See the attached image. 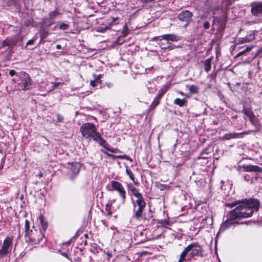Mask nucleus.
I'll use <instances>...</instances> for the list:
<instances>
[{"instance_id":"9d476101","label":"nucleus","mask_w":262,"mask_h":262,"mask_svg":"<svg viewBox=\"0 0 262 262\" xmlns=\"http://www.w3.org/2000/svg\"><path fill=\"white\" fill-rule=\"evenodd\" d=\"M226 24V19L225 18L215 17L213 19L212 23V30H216L217 32H221L225 29Z\"/></svg>"},{"instance_id":"dca6fc26","label":"nucleus","mask_w":262,"mask_h":262,"mask_svg":"<svg viewBox=\"0 0 262 262\" xmlns=\"http://www.w3.org/2000/svg\"><path fill=\"white\" fill-rule=\"evenodd\" d=\"M128 188L129 190L136 198L142 195V194L139 192V190L133 185H128Z\"/></svg>"},{"instance_id":"6e6d98bb","label":"nucleus","mask_w":262,"mask_h":262,"mask_svg":"<svg viewBox=\"0 0 262 262\" xmlns=\"http://www.w3.org/2000/svg\"><path fill=\"white\" fill-rule=\"evenodd\" d=\"M127 35V34H123V36H125Z\"/></svg>"},{"instance_id":"bf43d9fd","label":"nucleus","mask_w":262,"mask_h":262,"mask_svg":"<svg viewBox=\"0 0 262 262\" xmlns=\"http://www.w3.org/2000/svg\"><path fill=\"white\" fill-rule=\"evenodd\" d=\"M117 32H119L120 31V30H117L116 31Z\"/></svg>"},{"instance_id":"4d7b16f0","label":"nucleus","mask_w":262,"mask_h":262,"mask_svg":"<svg viewBox=\"0 0 262 262\" xmlns=\"http://www.w3.org/2000/svg\"><path fill=\"white\" fill-rule=\"evenodd\" d=\"M115 21V18H113V21Z\"/></svg>"},{"instance_id":"49530a36","label":"nucleus","mask_w":262,"mask_h":262,"mask_svg":"<svg viewBox=\"0 0 262 262\" xmlns=\"http://www.w3.org/2000/svg\"><path fill=\"white\" fill-rule=\"evenodd\" d=\"M111 183H112V186L113 188H115V181H112Z\"/></svg>"},{"instance_id":"7c9ffc66","label":"nucleus","mask_w":262,"mask_h":262,"mask_svg":"<svg viewBox=\"0 0 262 262\" xmlns=\"http://www.w3.org/2000/svg\"><path fill=\"white\" fill-rule=\"evenodd\" d=\"M116 158H121V159H125L127 160H129L130 161H133V160L128 157L127 155H116Z\"/></svg>"},{"instance_id":"423d86ee","label":"nucleus","mask_w":262,"mask_h":262,"mask_svg":"<svg viewBox=\"0 0 262 262\" xmlns=\"http://www.w3.org/2000/svg\"><path fill=\"white\" fill-rule=\"evenodd\" d=\"M13 236H7L4 240L0 248V259L6 257L11 253L13 248Z\"/></svg>"},{"instance_id":"3c124183","label":"nucleus","mask_w":262,"mask_h":262,"mask_svg":"<svg viewBox=\"0 0 262 262\" xmlns=\"http://www.w3.org/2000/svg\"><path fill=\"white\" fill-rule=\"evenodd\" d=\"M109 28H110V27H106L105 28V31H106V30H108V29Z\"/></svg>"},{"instance_id":"1a4fd4ad","label":"nucleus","mask_w":262,"mask_h":262,"mask_svg":"<svg viewBox=\"0 0 262 262\" xmlns=\"http://www.w3.org/2000/svg\"><path fill=\"white\" fill-rule=\"evenodd\" d=\"M193 13L187 10L181 11L178 16L179 20L184 23V27H186L192 20Z\"/></svg>"},{"instance_id":"79ce46f5","label":"nucleus","mask_w":262,"mask_h":262,"mask_svg":"<svg viewBox=\"0 0 262 262\" xmlns=\"http://www.w3.org/2000/svg\"><path fill=\"white\" fill-rule=\"evenodd\" d=\"M154 0H141L143 3H147L153 2Z\"/></svg>"},{"instance_id":"aec40b11","label":"nucleus","mask_w":262,"mask_h":262,"mask_svg":"<svg viewBox=\"0 0 262 262\" xmlns=\"http://www.w3.org/2000/svg\"><path fill=\"white\" fill-rule=\"evenodd\" d=\"M189 93L191 94H196L199 93V87L195 85H188Z\"/></svg>"},{"instance_id":"37998d69","label":"nucleus","mask_w":262,"mask_h":262,"mask_svg":"<svg viewBox=\"0 0 262 262\" xmlns=\"http://www.w3.org/2000/svg\"><path fill=\"white\" fill-rule=\"evenodd\" d=\"M106 254L107 255V257H108V258H110L112 257V255L111 253L110 252H106Z\"/></svg>"},{"instance_id":"a211bd4d","label":"nucleus","mask_w":262,"mask_h":262,"mask_svg":"<svg viewBox=\"0 0 262 262\" xmlns=\"http://www.w3.org/2000/svg\"><path fill=\"white\" fill-rule=\"evenodd\" d=\"M212 59V58L210 57L205 60L204 62L205 71L207 73L211 70V62Z\"/></svg>"},{"instance_id":"2f4dec72","label":"nucleus","mask_w":262,"mask_h":262,"mask_svg":"<svg viewBox=\"0 0 262 262\" xmlns=\"http://www.w3.org/2000/svg\"><path fill=\"white\" fill-rule=\"evenodd\" d=\"M69 26L68 24L61 23L59 25V28L62 30H64L69 28Z\"/></svg>"},{"instance_id":"b1692460","label":"nucleus","mask_w":262,"mask_h":262,"mask_svg":"<svg viewBox=\"0 0 262 262\" xmlns=\"http://www.w3.org/2000/svg\"><path fill=\"white\" fill-rule=\"evenodd\" d=\"M160 100V99L155 97L150 104L149 109L150 110H154L159 104Z\"/></svg>"},{"instance_id":"f257e3e1","label":"nucleus","mask_w":262,"mask_h":262,"mask_svg":"<svg viewBox=\"0 0 262 262\" xmlns=\"http://www.w3.org/2000/svg\"><path fill=\"white\" fill-rule=\"evenodd\" d=\"M259 204V201L256 199H245L226 203V207H236L227 213V219L222 224L220 231H224L232 226L238 224L239 220L251 216L254 210L258 211Z\"/></svg>"},{"instance_id":"f3484780","label":"nucleus","mask_w":262,"mask_h":262,"mask_svg":"<svg viewBox=\"0 0 262 262\" xmlns=\"http://www.w3.org/2000/svg\"><path fill=\"white\" fill-rule=\"evenodd\" d=\"M71 169L74 174H77L80 170V165L78 163H72Z\"/></svg>"},{"instance_id":"cd10ccee","label":"nucleus","mask_w":262,"mask_h":262,"mask_svg":"<svg viewBox=\"0 0 262 262\" xmlns=\"http://www.w3.org/2000/svg\"><path fill=\"white\" fill-rule=\"evenodd\" d=\"M187 255L185 254V253L183 251L180 255L179 259V260L178 262H184L186 261V257Z\"/></svg>"},{"instance_id":"f704fd0d","label":"nucleus","mask_w":262,"mask_h":262,"mask_svg":"<svg viewBox=\"0 0 262 262\" xmlns=\"http://www.w3.org/2000/svg\"><path fill=\"white\" fill-rule=\"evenodd\" d=\"M210 23L207 21H205L204 23H203V27L205 29H208L210 27Z\"/></svg>"},{"instance_id":"2eb2a0df","label":"nucleus","mask_w":262,"mask_h":262,"mask_svg":"<svg viewBox=\"0 0 262 262\" xmlns=\"http://www.w3.org/2000/svg\"><path fill=\"white\" fill-rule=\"evenodd\" d=\"M249 132H243V133H229L224 135L221 139L224 140H229L233 139L239 138L241 137L242 135L248 134Z\"/></svg>"},{"instance_id":"412c9836","label":"nucleus","mask_w":262,"mask_h":262,"mask_svg":"<svg viewBox=\"0 0 262 262\" xmlns=\"http://www.w3.org/2000/svg\"><path fill=\"white\" fill-rule=\"evenodd\" d=\"M186 102V101L185 98L182 99L180 98H176L174 100L173 103L180 107H183L185 105Z\"/></svg>"},{"instance_id":"bb28decb","label":"nucleus","mask_w":262,"mask_h":262,"mask_svg":"<svg viewBox=\"0 0 262 262\" xmlns=\"http://www.w3.org/2000/svg\"><path fill=\"white\" fill-rule=\"evenodd\" d=\"M166 92V90L165 89H162L159 91L156 97L159 99H161Z\"/></svg>"},{"instance_id":"39448f33","label":"nucleus","mask_w":262,"mask_h":262,"mask_svg":"<svg viewBox=\"0 0 262 262\" xmlns=\"http://www.w3.org/2000/svg\"><path fill=\"white\" fill-rule=\"evenodd\" d=\"M183 251L186 255L188 254L190 258L194 256L203 257V249L199 243H192L184 248Z\"/></svg>"},{"instance_id":"603ef678","label":"nucleus","mask_w":262,"mask_h":262,"mask_svg":"<svg viewBox=\"0 0 262 262\" xmlns=\"http://www.w3.org/2000/svg\"><path fill=\"white\" fill-rule=\"evenodd\" d=\"M244 180L246 181H248V180L247 179L246 177H244Z\"/></svg>"},{"instance_id":"6e6552de","label":"nucleus","mask_w":262,"mask_h":262,"mask_svg":"<svg viewBox=\"0 0 262 262\" xmlns=\"http://www.w3.org/2000/svg\"><path fill=\"white\" fill-rule=\"evenodd\" d=\"M26 241L30 242H39L41 239V234L40 231L34 228L32 226L31 230L28 234H25Z\"/></svg>"},{"instance_id":"4468645a","label":"nucleus","mask_w":262,"mask_h":262,"mask_svg":"<svg viewBox=\"0 0 262 262\" xmlns=\"http://www.w3.org/2000/svg\"><path fill=\"white\" fill-rule=\"evenodd\" d=\"M252 14L255 16H258L262 14V3H256L251 9Z\"/></svg>"},{"instance_id":"c03bdc74","label":"nucleus","mask_w":262,"mask_h":262,"mask_svg":"<svg viewBox=\"0 0 262 262\" xmlns=\"http://www.w3.org/2000/svg\"><path fill=\"white\" fill-rule=\"evenodd\" d=\"M42 176H43V174H42V172H41V171H40V172L38 173V175H37V176H38L39 178H41V177H42Z\"/></svg>"},{"instance_id":"473e14b6","label":"nucleus","mask_w":262,"mask_h":262,"mask_svg":"<svg viewBox=\"0 0 262 262\" xmlns=\"http://www.w3.org/2000/svg\"><path fill=\"white\" fill-rule=\"evenodd\" d=\"M93 76L94 77V80H97V82H99L100 83V78L102 76V75L101 74H99L98 75H97L96 74H93Z\"/></svg>"},{"instance_id":"5701e85b","label":"nucleus","mask_w":262,"mask_h":262,"mask_svg":"<svg viewBox=\"0 0 262 262\" xmlns=\"http://www.w3.org/2000/svg\"><path fill=\"white\" fill-rule=\"evenodd\" d=\"M30 225V222L28 220H26L25 222V234H28L31 230Z\"/></svg>"},{"instance_id":"a878e982","label":"nucleus","mask_w":262,"mask_h":262,"mask_svg":"<svg viewBox=\"0 0 262 262\" xmlns=\"http://www.w3.org/2000/svg\"><path fill=\"white\" fill-rule=\"evenodd\" d=\"M126 172L127 174L129 176V178L135 183V178L134 177V174L130 169H128L127 167H126Z\"/></svg>"},{"instance_id":"680f3d73","label":"nucleus","mask_w":262,"mask_h":262,"mask_svg":"<svg viewBox=\"0 0 262 262\" xmlns=\"http://www.w3.org/2000/svg\"><path fill=\"white\" fill-rule=\"evenodd\" d=\"M1 75V74L0 73V76Z\"/></svg>"},{"instance_id":"ddd939ff","label":"nucleus","mask_w":262,"mask_h":262,"mask_svg":"<svg viewBox=\"0 0 262 262\" xmlns=\"http://www.w3.org/2000/svg\"><path fill=\"white\" fill-rule=\"evenodd\" d=\"M243 171L247 172H257L262 173V168L257 166L252 165H244L242 166Z\"/></svg>"},{"instance_id":"864d4df0","label":"nucleus","mask_w":262,"mask_h":262,"mask_svg":"<svg viewBox=\"0 0 262 262\" xmlns=\"http://www.w3.org/2000/svg\"><path fill=\"white\" fill-rule=\"evenodd\" d=\"M84 236H85V237H87L88 236V235L87 234H85L84 235Z\"/></svg>"},{"instance_id":"a19ab883","label":"nucleus","mask_w":262,"mask_h":262,"mask_svg":"<svg viewBox=\"0 0 262 262\" xmlns=\"http://www.w3.org/2000/svg\"><path fill=\"white\" fill-rule=\"evenodd\" d=\"M34 40L33 39H30L28 42H27V45H32L33 43L34 42Z\"/></svg>"},{"instance_id":"9b49d317","label":"nucleus","mask_w":262,"mask_h":262,"mask_svg":"<svg viewBox=\"0 0 262 262\" xmlns=\"http://www.w3.org/2000/svg\"><path fill=\"white\" fill-rule=\"evenodd\" d=\"M157 38H158L160 40H165L167 43H170L172 41H177L179 40L180 37L174 34H165L163 35L158 36Z\"/></svg>"},{"instance_id":"f03ea898","label":"nucleus","mask_w":262,"mask_h":262,"mask_svg":"<svg viewBox=\"0 0 262 262\" xmlns=\"http://www.w3.org/2000/svg\"><path fill=\"white\" fill-rule=\"evenodd\" d=\"M133 204L134 213L133 217L136 220L145 222L146 221H149L152 217V214L150 211L147 213H143L146 203L142 195L136 198L135 201L133 200Z\"/></svg>"},{"instance_id":"4c0bfd02","label":"nucleus","mask_w":262,"mask_h":262,"mask_svg":"<svg viewBox=\"0 0 262 262\" xmlns=\"http://www.w3.org/2000/svg\"><path fill=\"white\" fill-rule=\"evenodd\" d=\"M57 119L59 122H62L63 120V117L60 114L57 115Z\"/></svg>"},{"instance_id":"13d9d810","label":"nucleus","mask_w":262,"mask_h":262,"mask_svg":"<svg viewBox=\"0 0 262 262\" xmlns=\"http://www.w3.org/2000/svg\"><path fill=\"white\" fill-rule=\"evenodd\" d=\"M257 31H254V32L253 33H256Z\"/></svg>"},{"instance_id":"f8f14e48","label":"nucleus","mask_w":262,"mask_h":262,"mask_svg":"<svg viewBox=\"0 0 262 262\" xmlns=\"http://www.w3.org/2000/svg\"><path fill=\"white\" fill-rule=\"evenodd\" d=\"M255 39L254 34H249L244 37H235L233 42L236 44L249 42Z\"/></svg>"},{"instance_id":"393cba45","label":"nucleus","mask_w":262,"mask_h":262,"mask_svg":"<svg viewBox=\"0 0 262 262\" xmlns=\"http://www.w3.org/2000/svg\"><path fill=\"white\" fill-rule=\"evenodd\" d=\"M252 47H247L244 50L239 52L235 56V58L241 56L245 55L246 53L250 52L252 49Z\"/></svg>"},{"instance_id":"4be33fe9","label":"nucleus","mask_w":262,"mask_h":262,"mask_svg":"<svg viewBox=\"0 0 262 262\" xmlns=\"http://www.w3.org/2000/svg\"><path fill=\"white\" fill-rule=\"evenodd\" d=\"M39 220L40 221V225L44 230H46L48 227V223L44 220V217L42 215L39 216Z\"/></svg>"},{"instance_id":"6ab92c4d","label":"nucleus","mask_w":262,"mask_h":262,"mask_svg":"<svg viewBox=\"0 0 262 262\" xmlns=\"http://www.w3.org/2000/svg\"><path fill=\"white\" fill-rule=\"evenodd\" d=\"M155 186L158 189L161 191L164 190H169L170 189V186L167 185L161 184L159 182H156Z\"/></svg>"},{"instance_id":"20e7f679","label":"nucleus","mask_w":262,"mask_h":262,"mask_svg":"<svg viewBox=\"0 0 262 262\" xmlns=\"http://www.w3.org/2000/svg\"><path fill=\"white\" fill-rule=\"evenodd\" d=\"M14 83H17L16 89L19 91L29 90L32 84L30 75L25 72H21L16 74V77L12 79Z\"/></svg>"},{"instance_id":"09e8293b","label":"nucleus","mask_w":262,"mask_h":262,"mask_svg":"<svg viewBox=\"0 0 262 262\" xmlns=\"http://www.w3.org/2000/svg\"><path fill=\"white\" fill-rule=\"evenodd\" d=\"M62 255H63L64 256H66V257H67L68 256V254L66 253H62Z\"/></svg>"},{"instance_id":"e433bc0d","label":"nucleus","mask_w":262,"mask_h":262,"mask_svg":"<svg viewBox=\"0 0 262 262\" xmlns=\"http://www.w3.org/2000/svg\"><path fill=\"white\" fill-rule=\"evenodd\" d=\"M52 84H53V86H52V90H54L56 87H57L58 86H59L61 84H63V83H61V82H52Z\"/></svg>"},{"instance_id":"de8ad7c7","label":"nucleus","mask_w":262,"mask_h":262,"mask_svg":"<svg viewBox=\"0 0 262 262\" xmlns=\"http://www.w3.org/2000/svg\"><path fill=\"white\" fill-rule=\"evenodd\" d=\"M61 48V46L60 45H56V49H60Z\"/></svg>"},{"instance_id":"58836bf2","label":"nucleus","mask_w":262,"mask_h":262,"mask_svg":"<svg viewBox=\"0 0 262 262\" xmlns=\"http://www.w3.org/2000/svg\"><path fill=\"white\" fill-rule=\"evenodd\" d=\"M9 75L11 76H13L14 75H15L16 74V72H15V71L14 70H10L9 71Z\"/></svg>"},{"instance_id":"052dcab7","label":"nucleus","mask_w":262,"mask_h":262,"mask_svg":"<svg viewBox=\"0 0 262 262\" xmlns=\"http://www.w3.org/2000/svg\"><path fill=\"white\" fill-rule=\"evenodd\" d=\"M115 20H116V21L117 20V17H116Z\"/></svg>"},{"instance_id":"ea45409f","label":"nucleus","mask_w":262,"mask_h":262,"mask_svg":"<svg viewBox=\"0 0 262 262\" xmlns=\"http://www.w3.org/2000/svg\"><path fill=\"white\" fill-rule=\"evenodd\" d=\"M127 26H126V25L125 24L124 26H123V29L121 31V33H126V31L127 30Z\"/></svg>"},{"instance_id":"0eeeda50","label":"nucleus","mask_w":262,"mask_h":262,"mask_svg":"<svg viewBox=\"0 0 262 262\" xmlns=\"http://www.w3.org/2000/svg\"><path fill=\"white\" fill-rule=\"evenodd\" d=\"M116 192H117V207L119 208L125 202L126 192L122 185L118 182H116Z\"/></svg>"},{"instance_id":"8fccbe9b","label":"nucleus","mask_w":262,"mask_h":262,"mask_svg":"<svg viewBox=\"0 0 262 262\" xmlns=\"http://www.w3.org/2000/svg\"><path fill=\"white\" fill-rule=\"evenodd\" d=\"M2 219H3L2 215V214L0 213V222H2Z\"/></svg>"},{"instance_id":"c9c22d12","label":"nucleus","mask_w":262,"mask_h":262,"mask_svg":"<svg viewBox=\"0 0 262 262\" xmlns=\"http://www.w3.org/2000/svg\"><path fill=\"white\" fill-rule=\"evenodd\" d=\"M99 82H97V80H91V82H90V85L93 86V87H95L96 86L98 83H99Z\"/></svg>"},{"instance_id":"a18cd8bd","label":"nucleus","mask_w":262,"mask_h":262,"mask_svg":"<svg viewBox=\"0 0 262 262\" xmlns=\"http://www.w3.org/2000/svg\"><path fill=\"white\" fill-rule=\"evenodd\" d=\"M115 42H116V44H117H117H120L121 42H120V39L118 38L117 40H116Z\"/></svg>"},{"instance_id":"c85d7f7f","label":"nucleus","mask_w":262,"mask_h":262,"mask_svg":"<svg viewBox=\"0 0 262 262\" xmlns=\"http://www.w3.org/2000/svg\"><path fill=\"white\" fill-rule=\"evenodd\" d=\"M58 15H59V12L55 10V11L51 12L49 13V17H50V18H51V19H54Z\"/></svg>"},{"instance_id":"c756f323","label":"nucleus","mask_w":262,"mask_h":262,"mask_svg":"<svg viewBox=\"0 0 262 262\" xmlns=\"http://www.w3.org/2000/svg\"><path fill=\"white\" fill-rule=\"evenodd\" d=\"M221 9V6L216 5H214L212 7L211 11L212 12L213 14H215L216 12Z\"/></svg>"},{"instance_id":"e2e57ef3","label":"nucleus","mask_w":262,"mask_h":262,"mask_svg":"<svg viewBox=\"0 0 262 262\" xmlns=\"http://www.w3.org/2000/svg\"><path fill=\"white\" fill-rule=\"evenodd\" d=\"M261 165H262V164H261Z\"/></svg>"},{"instance_id":"7ed1b4c3","label":"nucleus","mask_w":262,"mask_h":262,"mask_svg":"<svg viewBox=\"0 0 262 262\" xmlns=\"http://www.w3.org/2000/svg\"><path fill=\"white\" fill-rule=\"evenodd\" d=\"M80 132L82 135L85 138H93L98 141L102 146L105 143V141L101 138L100 134L97 132L95 125L93 123H86L80 127Z\"/></svg>"},{"instance_id":"5fc2aeb1","label":"nucleus","mask_w":262,"mask_h":262,"mask_svg":"<svg viewBox=\"0 0 262 262\" xmlns=\"http://www.w3.org/2000/svg\"><path fill=\"white\" fill-rule=\"evenodd\" d=\"M180 93L182 95H184V93L183 92H180Z\"/></svg>"},{"instance_id":"72a5a7b5","label":"nucleus","mask_w":262,"mask_h":262,"mask_svg":"<svg viewBox=\"0 0 262 262\" xmlns=\"http://www.w3.org/2000/svg\"><path fill=\"white\" fill-rule=\"evenodd\" d=\"M105 210L108 215H111L112 214V213L111 211V207L108 204H106Z\"/></svg>"}]
</instances>
